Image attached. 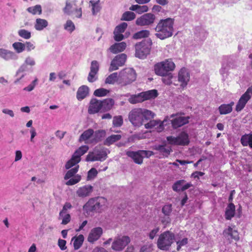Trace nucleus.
Wrapping results in <instances>:
<instances>
[{"label": "nucleus", "instance_id": "f257e3e1", "mask_svg": "<svg viewBox=\"0 0 252 252\" xmlns=\"http://www.w3.org/2000/svg\"><path fill=\"white\" fill-rule=\"evenodd\" d=\"M155 114L151 110L136 108L132 109L128 114V119L134 126L139 127L143 125L145 121L154 118Z\"/></svg>", "mask_w": 252, "mask_h": 252}, {"label": "nucleus", "instance_id": "f03ea898", "mask_svg": "<svg viewBox=\"0 0 252 252\" xmlns=\"http://www.w3.org/2000/svg\"><path fill=\"white\" fill-rule=\"evenodd\" d=\"M173 25L174 20L172 18L160 20L155 28V35L161 40L172 36L174 32Z\"/></svg>", "mask_w": 252, "mask_h": 252}, {"label": "nucleus", "instance_id": "7ed1b4c3", "mask_svg": "<svg viewBox=\"0 0 252 252\" xmlns=\"http://www.w3.org/2000/svg\"><path fill=\"white\" fill-rule=\"evenodd\" d=\"M107 200L103 197L90 198L84 205L83 210L88 215L92 213H100L107 206Z\"/></svg>", "mask_w": 252, "mask_h": 252}, {"label": "nucleus", "instance_id": "20e7f679", "mask_svg": "<svg viewBox=\"0 0 252 252\" xmlns=\"http://www.w3.org/2000/svg\"><path fill=\"white\" fill-rule=\"evenodd\" d=\"M119 73L118 85L121 87L130 85L136 80L137 74L135 70L132 68H125Z\"/></svg>", "mask_w": 252, "mask_h": 252}, {"label": "nucleus", "instance_id": "39448f33", "mask_svg": "<svg viewBox=\"0 0 252 252\" xmlns=\"http://www.w3.org/2000/svg\"><path fill=\"white\" fill-rule=\"evenodd\" d=\"M175 68V64L170 59L157 63L154 65L155 73L160 76H164L166 74L171 73Z\"/></svg>", "mask_w": 252, "mask_h": 252}, {"label": "nucleus", "instance_id": "423d86ee", "mask_svg": "<svg viewBox=\"0 0 252 252\" xmlns=\"http://www.w3.org/2000/svg\"><path fill=\"white\" fill-rule=\"evenodd\" d=\"M158 92L156 90H152L143 92L137 94H132L128 99V102L132 104L140 103L145 100L155 98L158 96Z\"/></svg>", "mask_w": 252, "mask_h": 252}, {"label": "nucleus", "instance_id": "0eeeda50", "mask_svg": "<svg viewBox=\"0 0 252 252\" xmlns=\"http://www.w3.org/2000/svg\"><path fill=\"white\" fill-rule=\"evenodd\" d=\"M175 239L174 234L169 231H167L161 233L158 240V247L163 251L169 249Z\"/></svg>", "mask_w": 252, "mask_h": 252}, {"label": "nucleus", "instance_id": "6e6552de", "mask_svg": "<svg viewBox=\"0 0 252 252\" xmlns=\"http://www.w3.org/2000/svg\"><path fill=\"white\" fill-rule=\"evenodd\" d=\"M152 41L151 39L144 40L135 45V56L144 59L150 53Z\"/></svg>", "mask_w": 252, "mask_h": 252}, {"label": "nucleus", "instance_id": "1a4fd4ad", "mask_svg": "<svg viewBox=\"0 0 252 252\" xmlns=\"http://www.w3.org/2000/svg\"><path fill=\"white\" fill-rule=\"evenodd\" d=\"M126 155L131 158L134 162L141 164L143 162L144 158H149L154 155V152L151 151L139 150L136 152L127 151Z\"/></svg>", "mask_w": 252, "mask_h": 252}, {"label": "nucleus", "instance_id": "9d476101", "mask_svg": "<svg viewBox=\"0 0 252 252\" xmlns=\"http://www.w3.org/2000/svg\"><path fill=\"white\" fill-rule=\"evenodd\" d=\"M166 139L171 145L186 146L189 143V134L185 131L181 132L178 136H167Z\"/></svg>", "mask_w": 252, "mask_h": 252}, {"label": "nucleus", "instance_id": "9b49d317", "mask_svg": "<svg viewBox=\"0 0 252 252\" xmlns=\"http://www.w3.org/2000/svg\"><path fill=\"white\" fill-rule=\"evenodd\" d=\"M107 153L104 148L95 147L93 152H90L86 160L87 161H103L107 158Z\"/></svg>", "mask_w": 252, "mask_h": 252}, {"label": "nucleus", "instance_id": "f8f14e48", "mask_svg": "<svg viewBox=\"0 0 252 252\" xmlns=\"http://www.w3.org/2000/svg\"><path fill=\"white\" fill-rule=\"evenodd\" d=\"M130 239L127 236H119L112 243L111 248L115 251H122L130 243Z\"/></svg>", "mask_w": 252, "mask_h": 252}, {"label": "nucleus", "instance_id": "ddd939ff", "mask_svg": "<svg viewBox=\"0 0 252 252\" xmlns=\"http://www.w3.org/2000/svg\"><path fill=\"white\" fill-rule=\"evenodd\" d=\"M156 20L154 14L149 13H146L137 18L135 23L139 26H148L152 25Z\"/></svg>", "mask_w": 252, "mask_h": 252}, {"label": "nucleus", "instance_id": "4468645a", "mask_svg": "<svg viewBox=\"0 0 252 252\" xmlns=\"http://www.w3.org/2000/svg\"><path fill=\"white\" fill-rule=\"evenodd\" d=\"M252 95V86L249 87L246 92L241 96L236 106V111H241L245 106Z\"/></svg>", "mask_w": 252, "mask_h": 252}, {"label": "nucleus", "instance_id": "2eb2a0df", "mask_svg": "<svg viewBox=\"0 0 252 252\" xmlns=\"http://www.w3.org/2000/svg\"><path fill=\"white\" fill-rule=\"evenodd\" d=\"M126 55L124 53L117 55L111 61L109 68V71L117 70L120 66L124 65L126 62Z\"/></svg>", "mask_w": 252, "mask_h": 252}, {"label": "nucleus", "instance_id": "dca6fc26", "mask_svg": "<svg viewBox=\"0 0 252 252\" xmlns=\"http://www.w3.org/2000/svg\"><path fill=\"white\" fill-rule=\"evenodd\" d=\"M170 118H173L171 122L172 127L174 129H176L188 124L189 119V117L188 116H181L178 114H172L170 116Z\"/></svg>", "mask_w": 252, "mask_h": 252}, {"label": "nucleus", "instance_id": "f3484780", "mask_svg": "<svg viewBox=\"0 0 252 252\" xmlns=\"http://www.w3.org/2000/svg\"><path fill=\"white\" fill-rule=\"evenodd\" d=\"M35 65V61L33 58L28 56H27L24 61L23 64H22L17 71L16 75H19L21 73H24L26 71H28L29 70L28 65L33 66Z\"/></svg>", "mask_w": 252, "mask_h": 252}, {"label": "nucleus", "instance_id": "a211bd4d", "mask_svg": "<svg viewBox=\"0 0 252 252\" xmlns=\"http://www.w3.org/2000/svg\"><path fill=\"white\" fill-rule=\"evenodd\" d=\"M191 183H186L185 180H180L175 182L172 185V189L174 191H184L192 187Z\"/></svg>", "mask_w": 252, "mask_h": 252}, {"label": "nucleus", "instance_id": "6ab92c4d", "mask_svg": "<svg viewBox=\"0 0 252 252\" xmlns=\"http://www.w3.org/2000/svg\"><path fill=\"white\" fill-rule=\"evenodd\" d=\"M165 121H161L158 120H150L144 125L146 129L155 128L158 132L162 131L164 128V123Z\"/></svg>", "mask_w": 252, "mask_h": 252}, {"label": "nucleus", "instance_id": "aec40b11", "mask_svg": "<svg viewBox=\"0 0 252 252\" xmlns=\"http://www.w3.org/2000/svg\"><path fill=\"white\" fill-rule=\"evenodd\" d=\"M0 58L5 61H9L17 60L18 56L12 51L4 48H0Z\"/></svg>", "mask_w": 252, "mask_h": 252}, {"label": "nucleus", "instance_id": "412c9836", "mask_svg": "<svg viewBox=\"0 0 252 252\" xmlns=\"http://www.w3.org/2000/svg\"><path fill=\"white\" fill-rule=\"evenodd\" d=\"M154 149L158 152L161 156V158L168 157L172 151L171 146H167L166 144L156 145L154 146Z\"/></svg>", "mask_w": 252, "mask_h": 252}, {"label": "nucleus", "instance_id": "4be33fe9", "mask_svg": "<svg viewBox=\"0 0 252 252\" xmlns=\"http://www.w3.org/2000/svg\"><path fill=\"white\" fill-rule=\"evenodd\" d=\"M102 232V229L100 227H97L92 229L89 234L88 241L90 243H94L100 237Z\"/></svg>", "mask_w": 252, "mask_h": 252}, {"label": "nucleus", "instance_id": "5701e85b", "mask_svg": "<svg viewBox=\"0 0 252 252\" xmlns=\"http://www.w3.org/2000/svg\"><path fill=\"white\" fill-rule=\"evenodd\" d=\"M101 111L100 100L96 98H92L89 104L88 113L90 114H94Z\"/></svg>", "mask_w": 252, "mask_h": 252}, {"label": "nucleus", "instance_id": "b1692460", "mask_svg": "<svg viewBox=\"0 0 252 252\" xmlns=\"http://www.w3.org/2000/svg\"><path fill=\"white\" fill-rule=\"evenodd\" d=\"M189 74L185 68H182L178 73V81L181 83V86L184 88L189 80Z\"/></svg>", "mask_w": 252, "mask_h": 252}, {"label": "nucleus", "instance_id": "393cba45", "mask_svg": "<svg viewBox=\"0 0 252 252\" xmlns=\"http://www.w3.org/2000/svg\"><path fill=\"white\" fill-rule=\"evenodd\" d=\"M83 155L84 154L82 153V151H79L77 153V154H76L75 151L72 155L71 158L65 164V168L66 169H68L73 166L75 165L76 164L79 163L81 160V156Z\"/></svg>", "mask_w": 252, "mask_h": 252}, {"label": "nucleus", "instance_id": "a878e982", "mask_svg": "<svg viewBox=\"0 0 252 252\" xmlns=\"http://www.w3.org/2000/svg\"><path fill=\"white\" fill-rule=\"evenodd\" d=\"M93 187L91 185H86L79 188L77 191L76 194L79 197L84 198L89 196L93 191Z\"/></svg>", "mask_w": 252, "mask_h": 252}, {"label": "nucleus", "instance_id": "bb28decb", "mask_svg": "<svg viewBox=\"0 0 252 252\" xmlns=\"http://www.w3.org/2000/svg\"><path fill=\"white\" fill-rule=\"evenodd\" d=\"M76 0H66L65 5L63 9L64 14L71 15L76 7Z\"/></svg>", "mask_w": 252, "mask_h": 252}, {"label": "nucleus", "instance_id": "cd10ccee", "mask_svg": "<svg viewBox=\"0 0 252 252\" xmlns=\"http://www.w3.org/2000/svg\"><path fill=\"white\" fill-rule=\"evenodd\" d=\"M106 134V132L103 129H100L94 132L93 137L90 140V143L96 144L100 142L104 138Z\"/></svg>", "mask_w": 252, "mask_h": 252}, {"label": "nucleus", "instance_id": "c85d7f7f", "mask_svg": "<svg viewBox=\"0 0 252 252\" xmlns=\"http://www.w3.org/2000/svg\"><path fill=\"white\" fill-rule=\"evenodd\" d=\"M101 112H106L110 110L113 105L115 101L112 98H106L103 100H100Z\"/></svg>", "mask_w": 252, "mask_h": 252}, {"label": "nucleus", "instance_id": "c756f323", "mask_svg": "<svg viewBox=\"0 0 252 252\" xmlns=\"http://www.w3.org/2000/svg\"><path fill=\"white\" fill-rule=\"evenodd\" d=\"M126 47V44L125 42L116 43L110 46L109 50L113 54H117L124 51Z\"/></svg>", "mask_w": 252, "mask_h": 252}, {"label": "nucleus", "instance_id": "7c9ffc66", "mask_svg": "<svg viewBox=\"0 0 252 252\" xmlns=\"http://www.w3.org/2000/svg\"><path fill=\"white\" fill-rule=\"evenodd\" d=\"M89 89L85 85L81 86L77 92L76 97L78 100L84 99L89 94Z\"/></svg>", "mask_w": 252, "mask_h": 252}, {"label": "nucleus", "instance_id": "2f4dec72", "mask_svg": "<svg viewBox=\"0 0 252 252\" xmlns=\"http://www.w3.org/2000/svg\"><path fill=\"white\" fill-rule=\"evenodd\" d=\"M235 213V206L232 203H230L226 208L225 212V218L227 220H230Z\"/></svg>", "mask_w": 252, "mask_h": 252}, {"label": "nucleus", "instance_id": "473e14b6", "mask_svg": "<svg viewBox=\"0 0 252 252\" xmlns=\"http://www.w3.org/2000/svg\"><path fill=\"white\" fill-rule=\"evenodd\" d=\"M240 142L243 146H249L250 148H252V133L245 134L242 135Z\"/></svg>", "mask_w": 252, "mask_h": 252}, {"label": "nucleus", "instance_id": "72a5a7b5", "mask_svg": "<svg viewBox=\"0 0 252 252\" xmlns=\"http://www.w3.org/2000/svg\"><path fill=\"white\" fill-rule=\"evenodd\" d=\"M234 104V103L233 102H231L229 104H221L219 107L220 113L221 115L230 113L232 111V106Z\"/></svg>", "mask_w": 252, "mask_h": 252}, {"label": "nucleus", "instance_id": "f704fd0d", "mask_svg": "<svg viewBox=\"0 0 252 252\" xmlns=\"http://www.w3.org/2000/svg\"><path fill=\"white\" fill-rule=\"evenodd\" d=\"M48 25V21L43 19L37 18L36 19L34 28L37 31H42Z\"/></svg>", "mask_w": 252, "mask_h": 252}, {"label": "nucleus", "instance_id": "c9c22d12", "mask_svg": "<svg viewBox=\"0 0 252 252\" xmlns=\"http://www.w3.org/2000/svg\"><path fill=\"white\" fill-rule=\"evenodd\" d=\"M122 136L120 134H112L104 140L103 144L106 146H110L120 140Z\"/></svg>", "mask_w": 252, "mask_h": 252}, {"label": "nucleus", "instance_id": "e433bc0d", "mask_svg": "<svg viewBox=\"0 0 252 252\" xmlns=\"http://www.w3.org/2000/svg\"><path fill=\"white\" fill-rule=\"evenodd\" d=\"M84 240V236L80 234L77 237L72 238L71 241H73V247L75 250L79 249L82 245Z\"/></svg>", "mask_w": 252, "mask_h": 252}, {"label": "nucleus", "instance_id": "4c0bfd02", "mask_svg": "<svg viewBox=\"0 0 252 252\" xmlns=\"http://www.w3.org/2000/svg\"><path fill=\"white\" fill-rule=\"evenodd\" d=\"M94 133V130L91 128H89L84 131L83 132V133L80 135L79 138V141H85L86 143H89L88 142H86V141L88 140L92 136L93 137Z\"/></svg>", "mask_w": 252, "mask_h": 252}, {"label": "nucleus", "instance_id": "58836bf2", "mask_svg": "<svg viewBox=\"0 0 252 252\" xmlns=\"http://www.w3.org/2000/svg\"><path fill=\"white\" fill-rule=\"evenodd\" d=\"M223 234L226 236H229L232 239L235 240H238L239 239L238 232L235 230H233L230 227H229L227 229L224 230Z\"/></svg>", "mask_w": 252, "mask_h": 252}, {"label": "nucleus", "instance_id": "ea45409f", "mask_svg": "<svg viewBox=\"0 0 252 252\" xmlns=\"http://www.w3.org/2000/svg\"><path fill=\"white\" fill-rule=\"evenodd\" d=\"M123 124V118L122 116H114L113 119V127L110 128V131L115 132L113 129L114 127H120Z\"/></svg>", "mask_w": 252, "mask_h": 252}, {"label": "nucleus", "instance_id": "a19ab883", "mask_svg": "<svg viewBox=\"0 0 252 252\" xmlns=\"http://www.w3.org/2000/svg\"><path fill=\"white\" fill-rule=\"evenodd\" d=\"M129 9L130 10L135 11L138 14L148 11V7L147 5H139L138 4L132 5Z\"/></svg>", "mask_w": 252, "mask_h": 252}, {"label": "nucleus", "instance_id": "79ce46f5", "mask_svg": "<svg viewBox=\"0 0 252 252\" xmlns=\"http://www.w3.org/2000/svg\"><path fill=\"white\" fill-rule=\"evenodd\" d=\"M150 35V31L147 30H141L135 33L132 36L134 39H140L148 37Z\"/></svg>", "mask_w": 252, "mask_h": 252}, {"label": "nucleus", "instance_id": "37998d69", "mask_svg": "<svg viewBox=\"0 0 252 252\" xmlns=\"http://www.w3.org/2000/svg\"><path fill=\"white\" fill-rule=\"evenodd\" d=\"M119 77V73L115 72L109 75L105 79V83L106 84H114L117 82L118 84V78Z\"/></svg>", "mask_w": 252, "mask_h": 252}, {"label": "nucleus", "instance_id": "c03bdc74", "mask_svg": "<svg viewBox=\"0 0 252 252\" xmlns=\"http://www.w3.org/2000/svg\"><path fill=\"white\" fill-rule=\"evenodd\" d=\"M27 10L32 15H40L42 13V7L40 4L29 7L27 9Z\"/></svg>", "mask_w": 252, "mask_h": 252}, {"label": "nucleus", "instance_id": "a18cd8bd", "mask_svg": "<svg viewBox=\"0 0 252 252\" xmlns=\"http://www.w3.org/2000/svg\"><path fill=\"white\" fill-rule=\"evenodd\" d=\"M12 47L18 54L25 50V44L20 42H15L12 44Z\"/></svg>", "mask_w": 252, "mask_h": 252}, {"label": "nucleus", "instance_id": "49530a36", "mask_svg": "<svg viewBox=\"0 0 252 252\" xmlns=\"http://www.w3.org/2000/svg\"><path fill=\"white\" fill-rule=\"evenodd\" d=\"M99 0L94 2V0L90 1V3H91L92 6V13L94 15H96V14L100 10L101 6L99 5Z\"/></svg>", "mask_w": 252, "mask_h": 252}, {"label": "nucleus", "instance_id": "de8ad7c7", "mask_svg": "<svg viewBox=\"0 0 252 252\" xmlns=\"http://www.w3.org/2000/svg\"><path fill=\"white\" fill-rule=\"evenodd\" d=\"M79 168V165H77L75 167L69 170L64 176V179L67 180L71 177H73L75 174L78 172Z\"/></svg>", "mask_w": 252, "mask_h": 252}, {"label": "nucleus", "instance_id": "09e8293b", "mask_svg": "<svg viewBox=\"0 0 252 252\" xmlns=\"http://www.w3.org/2000/svg\"><path fill=\"white\" fill-rule=\"evenodd\" d=\"M64 29L66 31L71 33L75 29V26L73 22L70 20H67L64 25Z\"/></svg>", "mask_w": 252, "mask_h": 252}, {"label": "nucleus", "instance_id": "8fccbe9b", "mask_svg": "<svg viewBox=\"0 0 252 252\" xmlns=\"http://www.w3.org/2000/svg\"><path fill=\"white\" fill-rule=\"evenodd\" d=\"M109 91L104 88H99L94 91V94L97 97H102L106 95Z\"/></svg>", "mask_w": 252, "mask_h": 252}, {"label": "nucleus", "instance_id": "3c124183", "mask_svg": "<svg viewBox=\"0 0 252 252\" xmlns=\"http://www.w3.org/2000/svg\"><path fill=\"white\" fill-rule=\"evenodd\" d=\"M135 17V14L131 11H126L123 13L122 20L125 21H130L134 19Z\"/></svg>", "mask_w": 252, "mask_h": 252}, {"label": "nucleus", "instance_id": "603ef678", "mask_svg": "<svg viewBox=\"0 0 252 252\" xmlns=\"http://www.w3.org/2000/svg\"><path fill=\"white\" fill-rule=\"evenodd\" d=\"M18 33L19 36L25 39H29L31 37V32L25 29H21L19 30Z\"/></svg>", "mask_w": 252, "mask_h": 252}, {"label": "nucleus", "instance_id": "864d4df0", "mask_svg": "<svg viewBox=\"0 0 252 252\" xmlns=\"http://www.w3.org/2000/svg\"><path fill=\"white\" fill-rule=\"evenodd\" d=\"M229 68L228 67L227 64L226 63H223L222 64L221 68H220V74L222 75V78L223 79H224L225 78H226L228 74V70Z\"/></svg>", "mask_w": 252, "mask_h": 252}, {"label": "nucleus", "instance_id": "5fc2aeb1", "mask_svg": "<svg viewBox=\"0 0 252 252\" xmlns=\"http://www.w3.org/2000/svg\"><path fill=\"white\" fill-rule=\"evenodd\" d=\"M81 180V176L79 175H75L73 177H71L66 183V185L68 186H72L78 183Z\"/></svg>", "mask_w": 252, "mask_h": 252}, {"label": "nucleus", "instance_id": "6e6d98bb", "mask_svg": "<svg viewBox=\"0 0 252 252\" xmlns=\"http://www.w3.org/2000/svg\"><path fill=\"white\" fill-rule=\"evenodd\" d=\"M127 27V23L125 22H123L121 23V24L117 26L114 32H115V33H118V32H121L123 33L125 31Z\"/></svg>", "mask_w": 252, "mask_h": 252}, {"label": "nucleus", "instance_id": "4d7b16f0", "mask_svg": "<svg viewBox=\"0 0 252 252\" xmlns=\"http://www.w3.org/2000/svg\"><path fill=\"white\" fill-rule=\"evenodd\" d=\"M97 175V171L94 168H91L88 173L87 180H91L94 179Z\"/></svg>", "mask_w": 252, "mask_h": 252}, {"label": "nucleus", "instance_id": "13d9d810", "mask_svg": "<svg viewBox=\"0 0 252 252\" xmlns=\"http://www.w3.org/2000/svg\"><path fill=\"white\" fill-rule=\"evenodd\" d=\"M99 70V64L96 61H93L91 63L90 71L97 73Z\"/></svg>", "mask_w": 252, "mask_h": 252}, {"label": "nucleus", "instance_id": "bf43d9fd", "mask_svg": "<svg viewBox=\"0 0 252 252\" xmlns=\"http://www.w3.org/2000/svg\"><path fill=\"white\" fill-rule=\"evenodd\" d=\"M172 211V205L167 204L164 205L162 209V212L166 216H169Z\"/></svg>", "mask_w": 252, "mask_h": 252}, {"label": "nucleus", "instance_id": "052dcab7", "mask_svg": "<svg viewBox=\"0 0 252 252\" xmlns=\"http://www.w3.org/2000/svg\"><path fill=\"white\" fill-rule=\"evenodd\" d=\"M162 78V82L166 85H170L172 83L171 79L173 77L172 73L166 74Z\"/></svg>", "mask_w": 252, "mask_h": 252}, {"label": "nucleus", "instance_id": "680f3d73", "mask_svg": "<svg viewBox=\"0 0 252 252\" xmlns=\"http://www.w3.org/2000/svg\"><path fill=\"white\" fill-rule=\"evenodd\" d=\"M188 243V239L187 238H184L181 240H179L177 241V251H179L182 246H185Z\"/></svg>", "mask_w": 252, "mask_h": 252}, {"label": "nucleus", "instance_id": "e2e57ef3", "mask_svg": "<svg viewBox=\"0 0 252 252\" xmlns=\"http://www.w3.org/2000/svg\"><path fill=\"white\" fill-rule=\"evenodd\" d=\"M97 74V73H95L94 72L90 71L88 76V81L89 82H91V83H93V82H94V81H95L97 79V77L96 76Z\"/></svg>", "mask_w": 252, "mask_h": 252}, {"label": "nucleus", "instance_id": "0e129e2a", "mask_svg": "<svg viewBox=\"0 0 252 252\" xmlns=\"http://www.w3.org/2000/svg\"><path fill=\"white\" fill-rule=\"evenodd\" d=\"M37 82V79L36 78L28 86L25 87L24 89V90L28 91V92L32 91V90H33L35 86H36Z\"/></svg>", "mask_w": 252, "mask_h": 252}, {"label": "nucleus", "instance_id": "69168bd1", "mask_svg": "<svg viewBox=\"0 0 252 252\" xmlns=\"http://www.w3.org/2000/svg\"><path fill=\"white\" fill-rule=\"evenodd\" d=\"M61 218H63L62 219V224H67L70 220V216L68 214H65L63 215V216L60 217L59 219H60Z\"/></svg>", "mask_w": 252, "mask_h": 252}, {"label": "nucleus", "instance_id": "338daca9", "mask_svg": "<svg viewBox=\"0 0 252 252\" xmlns=\"http://www.w3.org/2000/svg\"><path fill=\"white\" fill-rule=\"evenodd\" d=\"M159 231V228L158 227H157L154 228L150 232L149 234V238L151 240H153L157 235Z\"/></svg>", "mask_w": 252, "mask_h": 252}, {"label": "nucleus", "instance_id": "774afa93", "mask_svg": "<svg viewBox=\"0 0 252 252\" xmlns=\"http://www.w3.org/2000/svg\"><path fill=\"white\" fill-rule=\"evenodd\" d=\"M152 244L145 245L141 248L139 252H151L152 250Z\"/></svg>", "mask_w": 252, "mask_h": 252}]
</instances>
